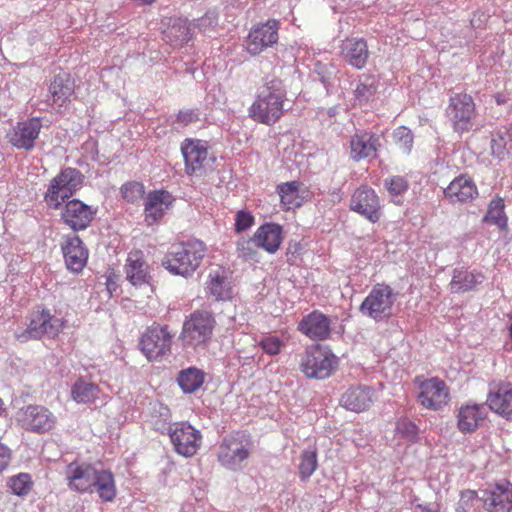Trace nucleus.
Segmentation results:
<instances>
[{"label": "nucleus", "mask_w": 512, "mask_h": 512, "mask_svg": "<svg viewBox=\"0 0 512 512\" xmlns=\"http://www.w3.org/2000/svg\"><path fill=\"white\" fill-rule=\"evenodd\" d=\"M286 96L287 91L281 79L266 77L248 109L249 117L261 124L274 125L284 114Z\"/></svg>", "instance_id": "1"}, {"label": "nucleus", "mask_w": 512, "mask_h": 512, "mask_svg": "<svg viewBox=\"0 0 512 512\" xmlns=\"http://www.w3.org/2000/svg\"><path fill=\"white\" fill-rule=\"evenodd\" d=\"M206 245L198 240H188L171 246L162 259V266L172 275L190 277L200 267Z\"/></svg>", "instance_id": "2"}, {"label": "nucleus", "mask_w": 512, "mask_h": 512, "mask_svg": "<svg viewBox=\"0 0 512 512\" xmlns=\"http://www.w3.org/2000/svg\"><path fill=\"white\" fill-rule=\"evenodd\" d=\"M251 435L245 431H236L226 435L219 444L217 459L228 470L239 471L244 468L253 452Z\"/></svg>", "instance_id": "3"}, {"label": "nucleus", "mask_w": 512, "mask_h": 512, "mask_svg": "<svg viewBox=\"0 0 512 512\" xmlns=\"http://www.w3.org/2000/svg\"><path fill=\"white\" fill-rule=\"evenodd\" d=\"M84 175L80 170L65 167L50 180L44 201L50 209L59 210L63 202L70 199L83 185Z\"/></svg>", "instance_id": "4"}, {"label": "nucleus", "mask_w": 512, "mask_h": 512, "mask_svg": "<svg viewBox=\"0 0 512 512\" xmlns=\"http://www.w3.org/2000/svg\"><path fill=\"white\" fill-rule=\"evenodd\" d=\"M216 320L212 312L195 310L183 322L180 339L188 347L196 348L210 341Z\"/></svg>", "instance_id": "5"}, {"label": "nucleus", "mask_w": 512, "mask_h": 512, "mask_svg": "<svg viewBox=\"0 0 512 512\" xmlns=\"http://www.w3.org/2000/svg\"><path fill=\"white\" fill-rule=\"evenodd\" d=\"M397 294L386 284H375L359 307L362 315L377 322L390 318Z\"/></svg>", "instance_id": "6"}, {"label": "nucleus", "mask_w": 512, "mask_h": 512, "mask_svg": "<svg viewBox=\"0 0 512 512\" xmlns=\"http://www.w3.org/2000/svg\"><path fill=\"white\" fill-rule=\"evenodd\" d=\"M446 115L456 133L463 134L473 130L476 111L472 96L466 93L451 95L446 108Z\"/></svg>", "instance_id": "7"}, {"label": "nucleus", "mask_w": 512, "mask_h": 512, "mask_svg": "<svg viewBox=\"0 0 512 512\" xmlns=\"http://www.w3.org/2000/svg\"><path fill=\"white\" fill-rule=\"evenodd\" d=\"M337 357L328 349L315 345L308 348L301 361V370L309 378L323 380L336 369Z\"/></svg>", "instance_id": "8"}, {"label": "nucleus", "mask_w": 512, "mask_h": 512, "mask_svg": "<svg viewBox=\"0 0 512 512\" xmlns=\"http://www.w3.org/2000/svg\"><path fill=\"white\" fill-rule=\"evenodd\" d=\"M173 337L168 325L153 323L142 334L139 347L148 360H158L171 353Z\"/></svg>", "instance_id": "9"}, {"label": "nucleus", "mask_w": 512, "mask_h": 512, "mask_svg": "<svg viewBox=\"0 0 512 512\" xmlns=\"http://www.w3.org/2000/svg\"><path fill=\"white\" fill-rule=\"evenodd\" d=\"M175 451L184 457L195 455L201 445V432L188 422L175 423L167 427Z\"/></svg>", "instance_id": "10"}, {"label": "nucleus", "mask_w": 512, "mask_h": 512, "mask_svg": "<svg viewBox=\"0 0 512 512\" xmlns=\"http://www.w3.org/2000/svg\"><path fill=\"white\" fill-rule=\"evenodd\" d=\"M60 209V219L74 232L87 229L97 213V208L79 199L66 200Z\"/></svg>", "instance_id": "11"}, {"label": "nucleus", "mask_w": 512, "mask_h": 512, "mask_svg": "<svg viewBox=\"0 0 512 512\" xmlns=\"http://www.w3.org/2000/svg\"><path fill=\"white\" fill-rule=\"evenodd\" d=\"M16 420L25 430L35 433H45L53 429L56 417L41 405H28L17 412Z\"/></svg>", "instance_id": "12"}, {"label": "nucleus", "mask_w": 512, "mask_h": 512, "mask_svg": "<svg viewBox=\"0 0 512 512\" xmlns=\"http://www.w3.org/2000/svg\"><path fill=\"white\" fill-rule=\"evenodd\" d=\"M63 328V321L52 315L48 309L32 312L25 335L30 339H41L47 335L56 337Z\"/></svg>", "instance_id": "13"}, {"label": "nucleus", "mask_w": 512, "mask_h": 512, "mask_svg": "<svg viewBox=\"0 0 512 512\" xmlns=\"http://www.w3.org/2000/svg\"><path fill=\"white\" fill-rule=\"evenodd\" d=\"M350 209L372 223H376L381 217L379 198L376 192L366 185L355 190L351 197Z\"/></svg>", "instance_id": "14"}, {"label": "nucleus", "mask_w": 512, "mask_h": 512, "mask_svg": "<svg viewBox=\"0 0 512 512\" xmlns=\"http://www.w3.org/2000/svg\"><path fill=\"white\" fill-rule=\"evenodd\" d=\"M181 153L185 161V172L188 175L201 176L208 156L207 143L199 139L187 138L181 144Z\"/></svg>", "instance_id": "15"}, {"label": "nucleus", "mask_w": 512, "mask_h": 512, "mask_svg": "<svg viewBox=\"0 0 512 512\" xmlns=\"http://www.w3.org/2000/svg\"><path fill=\"white\" fill-rule=\"evenodd\" d=\"M419 389L418 401L425 408L439 410L448 403L449 390L437 377L421 382Z\"/></svg>", "instance_id": "16"}, {"label": "nucleus", "mask_w": 512, "mask_h": 512, "mask_svg": "<svg viewBox=\"0 0 512 512\" xmlns=\"http://www.w3.org/2000/svg\"><path fill=\"white\" fill-rule=\"evenodd\" d=\"M278 22L268 20L251 29L246 40V49L251 55H258L278 41Z\"/></svg>", "instance_id": "17"}, {"label": "nucleus", "mask_w": 512, "mask_h": 512, "mask_svg": "<svg viewBox=\"0 0 512 512\" xmlns=\"http://www.w3.org/2000/svg\"><path fill=\"white\" fill-rule=\"evenodd\" d=\"M41 128V119L38 117L18 122L8 134L9 143L18 149L30 151L35 146Z\"/></svg>", "instance_id": "18"}, {"label": "nucleus", "mask_w": 512, "mask_h": 512, "mask_svg": "<svg viewBox=\"0 0 512 512\" xmlns=\"http://www.w3.org/2000/svg\"><path fill=\"white\" fill-rule=\"evenodd\" d=\"M380 135L370 131H357L350 139V157L359 162L367 158H375L381 147Z\"/></svg>", "instance_id": "19"}, {"label": "nucleus", "mask_w": 512, "mask_h": 512, "mask_svg": "<svg viewBox=\"0 0 512 512\" xmlns=\"http://www.w3.org/2000/svg\"><path fill=\"white\" fill-rule=\"evenodd\" d=\"M66 267L79 273L85 267L88 260V250L78 235H68L64 237L61 244Z\"/></svg>", "instance_id": "20"}, {"label": "nucleus", "mask_w": 512, "mask_h": 512, "mask_svg": "<svg viewBox=\"0 0 512 512\" xmlns=\"http://www.w3.org/2000/svg\"><path fill=\"white\" fill-rule=\"evenodd\" d=\"M96 472L97 470L90 464L70 463L66 470L69 489L79 493L93 492L92 486L95 481Z\"/></svg>", "instance_id": "21"}, {"label": "nucleus", "mask_w": 512, "mask_h": 512, "mask_svg": "<svg viewBox=\"0 0 512 512\" xmlns=\"http://www.w3.org/2000/svg\"><path fill=\"white\" fill-rule=\"evenodd\" d=\"M479 500L488 512H510L512 509V486L509 483L497 484L492 489L484 490Z\"/></svg>", "instance_id": "22"}, {"label": "nucleus", "mask_w": 512, "mask_h": 512, "mask_svg": "<svg viewBox=\"0 0 512 512\" xmlns=\"http://www.w3.org/2000/svg\"><path fill=\"white\" fill-rule=\"evenodd\" d=\"M174 199L166 190L150 191L144 202L145 220L152 225L163 218L167 210L172 206Z\"/></svg>", "instance_id": "23"}, {"label": "nucleus", "mask_w": 512, "mask_h": 512, "mask_svg": "<svg viewBox=\"0 0 512 512\" xmlns=\"http://www.w3.org/2000/svg\"><path fill=\"white\" fill-rule=\"evenodd\" d=\"M330 319L318 310L304 316L298 323V330L311 340L322 341L330 336Z\"/></svg>", "instance_id": "24"}, {"label": "nucleus", "mask_w": 512, "mask_h": 512, "mask_svg": "<svg viewBox=\"0 0 512 512\" xmlns=\"http://www.w3.org/2000/svg\"><path fill=\"white\" fill-rule=\"evenodd\" d=\"M374 391L366 385L348 388L340 398V404L346 410L360 413L370 408L373 402Z\"/></svg>", "instance_id": "25"}, {"label": "nucleus", "mask_w": 512, "mask_h": 512, "mask_svg": "<svg viewBox=\"0 0 512 512\" xmlns=\"http://www.w3.org/2000/svg\"><path fill=\"white\" fill-rule=\"evenodd\" d=\"M487 417L485 404L462 405L457 414V428L462 433H471L477 430Z\"/></svg>", "instance_id": "26"}, {"label": "nucleus", "mask_w": 512, "mask_h": 512, "mask_svg": "<svg viewBox=\"0 0 512 512\" xmlns=\"http://www.w3.org/2000/svg\"><path fill=\"white\" fill-rule=\"evenodd\" d=\"M253 240L257 248L274 254L283 241V228L277 223H265L255 231Z\"/></svg>", "instance_id": "27"}, {"label": "nucleus", "mask_w": 512, "mask_h": 512, "mask_svg": "<svg viewBox=\"0 0 512 512\" xmlns=\"http://www.w3.org/2000/svg\"><path fill=\"white\" fill-rule=\"evenodd\" d=\"M74 81L69 74L62 72L54 76L48 87L47 102L62 107L74 93Z\"/></svg>", "instance_id": "28"}, {"label": "nucleus", "mask_w": 512, "mask_h": 512, "mask_svg": "<svg viewBox=\"0 0 512 512\" xmlns=\"http://www.w3.org/2000/svg\"><path fill=\"white\" fill-rule=\"evenodd\" d=\"M445 197L453 204L465 203L478 195L473 180L465 175L456 177L444 190Z\"/></svg>", "instance_id": "29"}, {"label": "nucleus", "mask_w": 512, "mask_h": 512, "mask_svg": "<svg viewBox=\"0 0 512 512\" xmlns=\"http://www.w3.org/2000/svg\"><path fill=\"white\" fill-rule=\"evenodd\" d=\"M341 53L345 61L356 69H362L369 58L367 42L362 38H351L343 41Z\"/></svg>", "instance_id": "30"}, {"label": "nucleus", "mask_w": 512, "mask_h": 512, "mask_svg": "<svg viewBox=\"0 0 512 512\" xmlns=\"http://www.w3.org/2000/svg\"><path fill=\"white\" fill-rule=\"evenodd\" d=\"M148 266L139 253H130L125 265L126 278L134 286L149 284Z\"/></svg>", "instance_id": "31"}, {"label": "nucleus", "mask_w": 512, "mask_h": 512, "mask_svg": "<svg viewBox=\"0 0 512 512\" xmlns=\"http://www.w3.org/2000/svg\"><path fill=\"white\" fill-rule=\"evenodd\" d=\"M484 276L481 273L469 271L464 268H456L453 271L452 279L449 284L452 293H465L476 288L481 284Z\"/></svg>", "instance_id": "32"}, {"label": "nucleus", "mask_w": 512, "mask_h": 512, "mask_svg": "<svg viewBox=\"0 0 512 512\" xmlns=\"http://www.w3.org/2000/svg\"><path fill=\"white\" fill-rule=\"evenodd\" d=\"M489 408L501 415L509 416L512 414V387L502 385L495 391H490L486 400Z\"/></svg>", "instance_id": "33"}, {"label": "nucleus", "mask_w": 512, "mask_h": 512, "mask_svg": "<svg viewBox=\"0 0 512 512\" xmlns=\"http://www.w3.org/2000/svg\"><path fill=\"white\" fill-rule=\"evenodd\" d=\"M164 40L173 47H182L192 38V30L187 19L175 18L163 32Z\"/></svg>", "instance_id": "34"}, {"label": "nucleus", "mask_w": 512, "mask_h": 512, "mask_svg": "<svg viewBox=\"0 0 512 512\" xmlns=\"http://www.w3.org/2000/svg\"><path fill=\"white\" fill-rule=\"evenodd\" d=\"M92 490L97 492L104 502H111L116 497V485L114 475L109 470H97Z\"/></svg>", "instance_id": "35"}, {"label": "nucleus", "mask_w": 512, "mask_h": 512, "mask_svg": "<svg viewBox=\"0 0 512 512\" xmlns=\"http://www.w3.org/2000/svg\"><path fill=\"white\" fill-rule=\"evenodd\" d=\"M204 372L196 367H188L181 370L177 376V383L183 393L191 394L196 392L203 385Z\"/></svg>", "instance_id": "36"}, {"label": "nucleus", "mask_w": 512, "mask_h": 512, "mask_svg": "<svg viewBox=\"0 0 512 512\" xmlns=\"http://www.w3.org/2000/svg\"><path fill=\"white\" fill-rule=\"evenodd\" d=\"M100 392L97 384L87 380L84 377L78 378L71 387V397L80 404L93 402Z\"/></svg>", "instance_id": "37"}, {"label": "nucleus", "mask_w": 512, "mask_h": 512, "mask_svg": "<svg viewBox=\"0 0 512 512\" xmlns=\"http://www.w3.org/2000/svg\"><path fill=\"white\" fill-rule=\"evenodd\" d=\"M504 200L500 197L492 199L488 205L482 222L496 225L501 231L508 230V218L505 214Z\"/></svg>", "instance_id": "38"}, {"label": "nucleus", "mask_w": 512, "mask_h": 512, "mask_svg": "<svg viewBox=\"0 0 512 512\" xmlns=\"http://www.w3.org/2000/svg\"><path fill=\"white\" fill-rule=\"evenodd\" d=\"M206 289L215 300H226L230 298L231 288L224 272L212 271L208 275Z\"/></svg>", "instance_id": "39"}, {"label": "nucleus", "mask_w": 512, "mask_h": 512, "mask_svg": "<svg viewBox=\"0 0 512 512\" xmlns=\"http://www.w3.org/2000/svg\"><path fill=\"white\" fill-rule=\"evenodd\" d=\"M378 81L374 75H361L354 89L355 99L360 103H367L377 92Z\"/></svg>", "instance_id": "40"}, {"label": "nucleus", "mask_w": 512, "mask_h": 512, "mask_svg": "<svg viewBox=\"0 0 512 512\" xmlns=\"http://www.w3.org/2000/svg\"><path fill=\"white\" fill-rule=\"evenodd\" d=\"M277 192L280 196L281 204L286 210L299 207L301 205L298 182L291 181L282 183L277 186Z\"/></svg>", "instance_id": "41"}, {"label": "nucleus", "mask_w": 512, "mask_h": 512, "mask_svg": "<svg viewBox=\"0 0 512 512\" xmlns=\"http://www.w3.org/2000/svg\"><path fill=\"white\" fill-rule=\"evenodd\" d=\"M384 187L392 197L393 202L397 205H401L402 201L400 196L404 194L408 188V181L402 176H391L384 180Z\"/></svg>", "instance_id": "42"}, {"label": "nucleus", "mask_w": 512, "mask_h": 512, "mask_svg": "<svg viewBox=\"0 0 512 512\" xmlns=\"http://www.w3.org/2000/svg\"><path fill=\"white\" fill-rule=\"evenodd\" d=\"M7 485L14 495L24 497L30 493L33 487V481L30 474L19 473L10 477Z\"/></svg>", "instance_id": "43"}, {"label": "nucleus", "mask_w": 512, "mask_h": 512, "mask_svg": "<svg viewBox=\"0 0 512 512\" xmlns=\"http://www.w3.org/2000/svg\"><path fill=\"white\" fill-rule=\"evenodd\" d=\"M317 453L316 451L307 450L301 455L299 464V476L302 481H307L314 471L317 469Z\"/></svg>", "instance_id": "44"}, {"label": "nucleus", "mask_w": 512, "mask_h": 512, "mask_svg": "<svg viewBox=\"0 0 512 512\" xmlns=\"http://www.w3.org/2000/svg\"><path fill=\"white\" fill-rule=\"evenodd\" d=\"M396 433L406 441L416 442L418 440L419 428L408 418H401L396 422Z\"/></svg>", "instance_id": "45"}, {"label": "nucleus", "mask_w": 512, "mask_h": 512, "mask_svg": "<svg viewBox=\"0 0 512 512\" xmlns=\"http://www.w3.org/2000/svg\"><path fill=\"white\" fill-rule=\"evenodd\" d=\"M393 138L403 153L409 154L411 152L414 136L409 128L405 126L396 128L393 132Z\"/></svg>", "instance_id": "46"}, {"label": "nucleus", "mask_w": 512, "mask_h": 512, "mask_svg": "<svg viewBox=\"0 0 512 512\" xmlns=\"http://www.w3.org/2000/svg\"><path fill=\"white\" fill-rule=\"evenodd\" d=\"M122 197L130 203H136L143 198L145 187L141 182L131 181L122 185Z\"/></svg>", "instance_id": "47"}, {"label": "nucleus", "mask_w": 512, "mask_h": 512, "mask_svg": "<svg viewBox=\"0 0 512 512\" xmlns=\"http://www.w3.org/2000/svg\"><path fill=\"white\" fill-rule=\"evenodd\" d=\"M200 111L197 108L180 110L173 121L178 127H186L200 121Z\"/></svg>", "instance_id": "48"}, {"label": "nucleus", "mask_w": 512, "mask_h": 512, "mask_svg": "<svg viewBox=\"0 0 512 512\" xmlns=\"http://www.w3.org/2000/svg\"><path fill=\"white\" fill-rule=\"evenodd\" d=\"M510 135L507 131L497 132L491 139V153L493 156L503 158L506 154V145Z\"/></svg>", "instance_id": "49"}, {"label": "nucleus", "mask_w": 512, "mask_h": 512, "mask_svg": "<svg viewBox=\"0 0 512 512\" xmlns=\"http://www.w3.org/2000/svg\"><path fill=\"white\" fill-rule=\"evenodd\" d=\"M255 243L252 238L246 239L240 238L236 243L238 256L245 260H253L257 256V250L255 249Z\"/></svg>", "instance_id": "50"}, {"label": "nucleus", "mask_w": 512, "mask_h": 512, "mask_svg": "<svg viewBox=\"0 0 512 512\" xmlns=\"http://www.w3.org/2000/svg\"><path fill=\"white\" fill-rule=\"evenodd\" d=\"M481 502L477 493L473 490H465L460 494V499L457 503V507L465 512H471L476 509V504Z\"/></svg>", "instance_id": "51"}, {"label": "nucleus", "mask_w": 512, "mask_h": 512, "mask_svg": "<svg viewBox=\"0 0 512 512\" xmlns=\"http://www.w3.org/2000/svg\"><path fill=\"white\" fill-rule=\"evenodd\" d=\"M315 72L318 75L319 80L324 85L326 90L331 86V80L335 75V68L331 64H323L317 63L315 67Z\"/></svg>", "instance_id": "52"}, {"label": "nucleus", "mask_w": 512, "mask_h": 512, "mask_svg": "<svg viewBox=\"0 0 512 512\" xmlns=\"http://www.w3.org/2000/svg\"><path fill=\"white\" fill-rule=\"evenodd\" d=\"M254 224L253 215L245 210H240L235 216V231L241 233Z\"/></svg>", "instance_id": "53"}, {"label": "nucleus", "mask_w": 512, "mask_h": 512, "mask_svg": "<svg viewBox=\"0 0 512 512\" xmlns=\"http://www.w3.org/2000/svg\"><path fill=\"white\" fill-rule=\"evenodd\" d=\"M261 348L269 355H277L280 352L282 342L277 337H267L261 340Z\"/></svg>", "instance_id": "54"}, {"label": "nucleus", "mask_w": 512, "mask_h": 512, "mask_svg": "<svg viewBox=\"0 0 512 512\" xmlns=\"http://www.w3.org/2000/svg\"><path fill=\"white\" fill-rule=\"evenodd\" d=\"M301 250L302 245L300 244V242L293 240L289 241L286 249L287 262L289 264H294L297 257L300 255Z\"/></svg>", "instance_id": "55"}, {"label": "nucleus", "mask_w": 512, "mask_h": 512, "mask_svg": "<svg viewBox=\"0 0 512 512\" xmlns=\"http://www.w3.org/2000/svg\"><path fill=\"white\" fill-rule=\"evenodd\" d=\"M11 460V450L0 443V474L8 467Z\"/></svg>", "instance_id": "56"}, {"label": "nucleus", "mask_w": 512, "mask_h": 512, "mask_svg": "<svg viewBox=\"0 0 512 512\" xmlns=\"http://www.w3.org/2000/svg\"><path fill=\"white\" fill-rule=\"evenodd\" d=\"M413 512H440L438 509H433L429 505L417 504L413 508Z\"/></svg>", "instance_id": "57"}, {"label": "nucleus", "mask_w": 512, "mask_h": 512, "mask_svg": "<svg viewBox=\"0 0 512 512\" xmlns=\"http://www.w3.org/2000/svg\"><path fill=\"white\" fill-rule=\"evenodd\" d=\"M169 426H172V425L169 423H166V422H160L158 420L154 422V428L157 431H160L161 433H167V427H169Z\"/></svg>", "instance_id": "58"}, {"label": "nucleus", "mask_w": 512, "mask_h": 512, "mask_svg": "<svg viewBox=\"0 0 512 512\" xmlns=\"http://www.w3.org/2000/svg\"><path fill=\"white\" fill-rule=\"evenodd\" d=\"M161 410L162 411L160 412V415L162 417H165V419L168 418L169 412H170L169 409L167 407H163V408H161Z\"/></svg>", "instance_id": "59"}, {"label": "nucleus", "mask_w": 512, "mask_h": 512, "mask_svg": "<svg viewBox=\"0 0 512 512\" xmlns=\"http://www.w3.org/2000/svg\"><path fill=\"white\" fill-rule=\"evenodd\" d=\"M198 21H199L198 26L200 28H202L205 25L206 21H210V19L209 18H201Z\"/></svg>", "instance_id": "60"}, {"label": "nucleus", "mask_w": 512, "mask_h": 512, "mask_svg": "<svg viewBox=\"0 0 512 512\" xmlns=\"http://www.w3.org/2000/svg\"><path fill=\"white\" fill-rule=\"evenodd\" d=\"M496 102H497L498 104H502V103H503V100L500 98V96H497V97H496Z\"/></svg>", "instance_id": "61"}, {"label": "nucleus", "mask_w": 512, "mask_h": 512, "mask_svg": "<svg viewBox=\"0 0 512 512\" xmlns=\"http://www.w3.org/2000/svg\"><path fill=\"white\" fill-rule=\"evenodd\" d=\"M509 332H510V337H511V339H512V324H511V325H510V327H509Z\"/></svg>", "instance_id": "62"}, {"label": "nucleus", "mask_w": 512, "mask_h": 512, "mask_svg": "<svg viewBox=\"0 0 512 512\" xmlns=\"http://www.w3.org/2000/svg\"><path fill=\"white\" fill-rule=\"evenodd\" d=\"M455 512H465V511H464V510H461L460 508H458V507L456 506Z\"/></svg>", "instance_id": "63"}, {"label": "nucleus", "mask_w": 512, "mask_h": 512, "mask_svg": "<svg viewBox=\"0 0 512 512\" xmlns=\"http://www.w3.org/2000/svg\"><path fill=\"white\" fill-rule=\"evenodd\" d=\"M2 407H3V401L0 399V411L2 410Z\"/></svg>", "instance_id": "64"}]
</instances>
